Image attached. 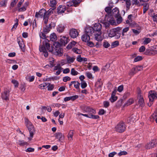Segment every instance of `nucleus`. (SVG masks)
<instances>
[{"instance_id":"f257e3e1","label":"nucleus","mask_w":157,"mask_h":157,"mask_svg":"<svg viewBox=\"0 0 157 157\" xmlns=\"http://www.w3.org/2000/svg\"><path fill=\"white\" fill-rule=\"evenodd\" d=\"M92 28L94 31V35L95 40L98 41H102L103 39V37L101 36V25L99 23H96Z\"/></svg>"},{"instance_id":"f03ea898","label":"nucleus","mask_w":157,"mask_h":157,"mask_svg":"<svg viewBox=\"0 0 157 157\" xmlns=\"http://www.w3.org/2000/svg\"><path fill=\"white\" fill-rule=\"evenodd\" d=\"M48 42V40H45L43 41V44L40 45L39 46V49L40 52L43 53L45 57H47L48 56L47 50H48L50 52L52 51V49L51 48L50 44Z\"/></svg>"},{"instance_id":"7ed1b4c3","label":"nucleus","mask_w":157,"mask_h":157,"mask_svg":"<svg viewBox=\"0 0 157 157\" xmlns=\"http://www.w3.org/2000/svg\"><path fill=\"white\" fill-rule=\"evenodd\" d=\"M50 13L49 10L46 12L44 9H42L38 12L36 13L35 17L36 18L43 17L44 23L45 24H47Z\"/></svg>"},{"instance_id":"20e7f679","label":"nucleus","mask_w":157,"mask_h":157,"mask_svg":"<svg viewBox=\"0 0 157 157\" xmlns=\"http://www.w3.org/2000/svg\"><path fill=\"white\" fill-rule=\"evenodd\" d=\"M25 121V125L27 127L29 133L30 137L28 138V139L31 140L33 137L35 132V130L33 124L29 121L28 119L26 118Z\"/></svg>"},{"instance_id":"39448f33","label":"nucleus","mask_w":157,"mask_h":157,"mask_svg":"<svg viewBox=\"0 0 157 157\" xmlns=\"http://www.w3.org/2000/svg\"><path fill=\"white\" fill-rule=\"evenodd\" d=\"M121 29L120 27H118L115 29H111L109 31V37H112L114 36L115 35H117L118 34L117 36L118 37H117L118 38L120 37L121 33H119V31L121 30Z\"/></svg>"},{"instance_id":"423d86ee","label":"nucleus","mask_w":157,"mask_h":157,"mask_svg":"<svg viewBox=\"0 0 157 157\" xmlns=\"http://www.w3.org/2000/svg\"><path fill=\"white\" fill-rule=\"evenodd\" d=\"M115 129L117 131L119 132H122L125 129V124L123 122L120 123L115 127Z\"/></svg>"},{"instance_id":"0eeeda50","label":"nucleus","mask_w":157,"mask_h":157,"mask_svg":"<svg viewBox=\"0 0 157 157\" xmlns=\"http://www.w3.org/2000/svg\"><path fill=\"white\" fill-rule=\"evenodd\" d=\"M148 96L149 101H153L154 100L157 98V92L154 91H150L148 93Z\"/></svg>"},{"instance_id":"6e6552de","label":"nucleus","mask_w":157,"mask_h":157,"mask_svg":"<svg viewBox=\"0 0 157 157\" xmlns=\"http://www.w3.org/2000/svg\"><path fill=\"white\" fill-rule=\"evenodd\" d=\"M156 144H157V140L155 139H153L151 142L147 144L145 146V147L147 149H151L155 146Z\"/></svg>"},{"instance_id":"1a4fd4ad","label":"nucleus","mask_w":157,"mask_h":157,"mask_svg":"<svg viewBox=\"0 0 157 157\" xmlns=\"http://www.w3.org/2000/svg\"><path fill=\"white\" fill-rule=\"evenodd\" d=\"M69 35L72 38H75L78 36V33L77 30L73 28L70 30Z\"/></svg>"},{"instance_id":"9d476101","label":"nucleus","mask_w":157,"mask_h":157,"mask_svg":"<svg viewBox=\"0 0 157 157\" xmlns=\"http://www.w3.org/2000/svg\"><path fill=\"white\" fill-rule=\"evenodd\" d=\"M9 90H4L1 94V98L3 100L7 101L9 99Z\"/></svg>"},{"instance_id":"9b49d317","label":"nucleus","mask_w":157,"mask_h":157,"mask_svg":"<svg viewBox=\"0 0 157 157\" xmlns=\"http://www.w3.org/2000/svg\"><path fill=\"white\" fill-rule=\"evenodd\" d=\"M105 20L109 21L110 24L112 25H116L115 20L114 19L113 16L108 17L107 15H105Z\"/></svg>"},{"instance_id":"f8f14e48","label":"nucleus","mask_w":157,"mask_h":157,"mask_svg":"<svg viewBox=\"0 0 157 157\" xmlns=\"http://www.w3.org/2000/svg\"><path fill=\"white\" fill-rule=\"evenodd\" d=\"M63 69V68L61 67V65L60 64H57L53 68L54 71H57L55 74L56 75H59L61 72L62 70Z\"/></svg>"},{"instance_id":"ddd939ff","label":"nucleus","mask_w":157,"mask_h":157,"mask_svg":"<svg viewBox=\"0 0 157 157\" xmlns=\"http://www.w3.org/2000/svg\"><path fill=\"white\" fill-rule=\"evenodd\" d=\"M67 63L71 64L73 63L75 59V56H70L67 55L66 56Z\"/></svg>"},{"instance_id":"4468645a","label":"nucleus","mask_w":157,"mask_h":157,"mask_svg":"<svg viewBox=\"0 0 157 157\" xmlns=\"http://www.w3.org/2000/svg\"><path fill=\"white\" fill-rule=\"evenodd\" d=\"M78 115L79 116L82 115L87 117L93 119H97L99 117V116L98 115H94L93 114H89V115H88L87 114H83L80 113H78Z\"/></svg>"},{"instance_id":"2eb2a0df","label":"nucleus","mask_w":157,"mask_h":157,"mask_svg":"<svg viewBox=\"0 0 157 157\" xmlns=\"http://www.w3.org/2000/svg\"><path fill=\"white\" fill-rule=\"evenodd\" d=\"M111 13V16L113 17H118L120 14L118 9L117 7L113 9Z\"/></svg>"},{"instance_id":"dca6fc26","label":"nucleus","mask_w":157,"mask_h":157,"mask_svg":"<svg viewBox=\"0 0 157 157\" xmlns=\"http://www.w3.org/2000/svg\"><path fill=\"white\" fill-rule=\"evenodd\" d=\"M84 110L86 112H89L90 113V114H92V113L95 114L96 113L95 110L89 106H86L84 108Z\"/></svg>"},{"instance_id":"f3484780","label":"nucleus","mask_w":157,"mask_h":157,"mask_svg":"<svg viewBox=\"0 0 157 157\" xmlns=\"http://www.w3.org/2000/svg\"><path fill=\"white\" fill-rule=\"evenodd\" d=\"M85 32V34L90 36H91L93 33H94V31L93 30L92 27H89L86 29Z\"/></svg>"},{"instance_id":"a211bd4d","label":"nucleus","mask_w":157,"mask_h":157,"mask_svg":"<svg viewBox=\"0 0 157 157\" xmlns=\"http://www.w3.org/2000/svg\"><path fill=\"white\" fill-rule=\"evenodd\" d=\"M55 137L58 139L59 141H61L64 139V136L60 132H57L55 134Z\"/></svg>"},{"instance_id":"6ab92c4d","label":"nucleus","mask_w":157,"mask_h":157,"mask_svg":"<svg viewBox=\"0 0 157 157\" xmlns=\"http://www.w3.org/2000/svg\"><path fill=\"white\" fill-rule=\"evenodd\" d=\"M60 41L62 45L65 46L68 42L69 40L67 37L63 36L60 38Z\"/></svg>"},{"instance_id":"aec40b11","label":"nucleus","mask_w":157,"mask_h":157,"mask_svg":"<svg viewBox=\"0 0 157 157\" xmlns=\"http://www.w3.org/2000/svg\"><path fill=\"white\" fill-rule=\"evenodd\" d=\"M65 6H59L57 9V12L58 14L62 13L65 10Z\"/></svg>"},{"instance_id":"412c9836","label":"nucleus","mask_w":157,"mask_h":157,"mask_svg":"<svg viewBox=\"0 0 157 157\" xmlns=\"http://www.w3.org/2000/svg\"><path fill=\"white\" fill-rule=\"evenodd\" d=\"M90 36L86 34H83L82 36V40L84 42H88L90 40Z\"/></svg>"},{"instance_id":"4be33fe9","label":"nucleus","mask_w":157,"mask_h":157,"mask_svg":"<svg viewBox=\"0 0 157 157\" xmlns=\"http://www.w3.org/2000/svg\"><path fill=\"white\" fill-rule=\"evenodd\" d=\"M65 26L63 25H59L57 27V30L59 33H62L64 30L65 28Z\"/></svg>"},{"instance_id":"5701e85b","label":"nucleus","mask_w":157,"mask_h":157,"mask_svg":"<svg viewBox=\"0 0 157 157\" xmlns=\"http://www.w3.org/2000/svg\"><path fill=\"white\" fill-rule=\"evenodd\" d=\"M50 40L52 41H55L57 39V37L54 33H53L51 34L50 36Z\"/></svg>"},{"instance_id":"b1692460","label":"nucleus","mask_w":157,"mask_h":157,"mask_svg":"<svg viewBox=\"0 0 157 157\" xmlns=\"http://www.w3.org/2000/svg\"><path fill=\"white\" fill-rule=\"evenodd\" d=\"M74 134V132L72 130H71L69 132L67 135V138L69 140L71 141L73 140V136Z\"/></svg>"},{"instance_id":"393cba45","label":"nucleus","mask_w":157,"mask_h":157,"mask_svg":"<svg viewBox=\"0 0 157 157\" xmlns=\"http://www.w3.org/2000/svg\"><path fill=\"white\" fill-rule=\"evenodd\" d=\"M103 85V83L101 81V79L100 78L98 79L96 82L95 86L97 88H101Z\"/></svg>"},{"instance_id":"a878e982","label":"nucleus","mask_w":157,"mask_h":157,"mask_svg":"<svg viewBox=\"0 0 157 157\" xmlns=\"http://www.w3.org/2000/svg\"><path fill=\"white\" fill-rule=\"evenodd\" d=\"M138 104L139 106L143 107L144 105V102L143 97L138 98Z\"/></svg>"},{"instance_id":"bb28decb","label":"nucleus","mask_w":157,"mask_h":157,"mask_svg":"<svg viewBox=\"0 0 157 157\" xmlns=\"http://www.w3.org/2000/svg\"><path fill=\"white\" fill-rule=\"evenodd\" d=\"M150 51L152 52L151 53L153 55L157 54V45L151 47Z\"/></svg>"},{"instance_id":"cd10ccee","label":"nucleus","mask_w":157,"mask_h":157,"mask_svg":"<svg viewBox=\"0 0 157 157\" xmlns=\"http://www.w3.org/2000/svg\"><path fill=\"white\" fill-rule=\"evenodd\" d=\"M134 100L132 98H129L125 104L124 105L128 106L129 105L134 103Z\"/></svg>"},{"instance_id":"c85d7f7f","label":"nucleus","mask_w":157,"mask_h":157,"mask_svg":"<svg viewBox=\"0 0 157 157\" xmlns=\"http://www.w3.org/2000/svg\"><path fill=\"white\" fill-rule=\"evenodd\" d=\"M35 78L34 76H30V75H28L25 77L26 79L29 82H33Z\"/></svg>"},{"instance_id":"c756f323","label":"nucleus","mask_w":157,"mask_h":157,"mask_svg":"<svg viewBox=\"0 0 157 157\" xmlns=\"http://www.w3.org/2000/svg\"><path fill=\"white\" fill-rule=\"evenodd\" d=\"M105 11L107 13V14H106V15H107L108 17H111V8L109 7H107L105 8Z\"/></svg>"},{"instance_id":"7c9ffc66","label":"nucleus","mask_w":157,"mask_h":157,"mask_svg":"<svg viewBox=\"0 0 157 157\" xmlns=\"http://www.w3.org/2000/svg\"><path fill=\"white\" fill-rule=\"evenodd\" d=\"M143 13H145L148 10L149 7V4L148 3H145L143 4Z\"/></svg>"},{"instance_id":"2f4dec72","label":"nucleus","mask_w":157,"mask_h":157,"mask_svg":"<svg viewBox=\"0 0 157 157\" xmlns=\"http://www.w3.org/2000/svg\"><path fill=\"white\" fill-rule=\"evenodd\" d=\"M17 42L20 48L22 49L24 46V44L22 40L21 39H18Z\"/></svg>"},{"instance_id":"473e14b6","label":"nucleus","mask_w":157,"mask_h":157,"mask_svg":"<svg viewBox=\"0 0 157 157\" xmlns=\"http://www.w3.org/2000/svg\"><path fill=\"white\" fill-rule=\"evenodd\" d=\"M129 27L125 28L123 29L121 33L122 37H123L124 36L126 35V33L129 30Z\"/></svg>"},{"instance_id":"72a5a7b5","label":"nucleus","mask_w":157,"mask_h":157,"mask_svg":"<svg viewBox=\"0 0 157 157\" xmlns=\"http://www.w3.org/2000/svg\"><path fill=\"white\" fill-rule=\"evenodd\" d=\"M74 87L77 90H80V83L78 81H74Z\"/></svg>"},{"instance_id":"f704fd0d","label":"nucleus","mask_w":157,"mask_h":157,"mask_svg":"<svg viewBox=\"0 0 157 157\" xmlns=\"http://www.w3.org/2000/svg\"><path fill=\"white\" fill-rule=\"evenodd\" d=\"M125 2L127 10H128L130 9V6L131 5L130 0H124Z\"/></svg>"},{"instance_id":"c9c22d12","label":"nucleus","mask_w":157,"mask_h":157,"mask_svg":"<svg viewBox=\"0 0 157 157\" xmlns=\"http://www.w3.org/2000/svg\"><path fill=\"white\" fill-rule=\"evenodd\" d=\"M63 49L61 48L59 49H56V51L57 53V55L59 56H61L63 54Z\"/></svg>"},{"instance_id":"e433bc0d","label":"nucleus","mask_w":157,"mask_h":157,"mask_svg":"<svg viewBox=\"0 0 157 157\" xmlns=\"http://www.w3.org/2000/svg\"><path fill=\"white\" fill-rule=\"evenodd\" d=\"M50 6L52 7H54L56 4V0H49Z\"/></svg>"},{"instance_id":"4c0bfd02","label":"nucleus","mask_w":157,"mask_h":157,"mask_svg":"<svg viewBox=\"0 0 157 157\" xmlns=\"http://www.w3.org/2000/svg\"><path fill=\"white\" fill-rule=\"evenodd\" d=\"M17 143L21 146L25 145L27 144V142H25L24 140H18Z\"/></svg>"},{"instance_id":"58836bf2","label":"nucleus","mask_w":157,"mask_h":157,"mask_svg":"<svg viewBox=\"0 0 157 157\" xmlns=\"http://www.w3.org/2000/svg\"><path fill=\"white\" fill-rule=\"evenodd\" d=\"M78 74V72L75 70L74 68H72L71 70V74L73 76L77 75Z\"/></svg>"},{"instance_id":"ea45409f","label":"nucleus","mask_w":157,"mask_h":157,"mask_svg":"<svg viewBox=\"0 0 157 157\" xmlns=\"http://www.w3.org/2000/svg\"><path fill=\"white\" fill-rule=\"evenodd\" d=\"M136 70L135 67H133L129 73V75H133L136 73Z\"/></svg>"},{"instance_id":"a19ab883","label":"nucleus","mask_w":157,"mask_h":157,"mask_svg":"<svg viewBox=\"0 0 157 157\" xmlns=\"http://www.w3.org/2000/svg\"><path fill=\"white\" fill-rule=\"evenodd\" d=\"M48 83L46 82H44L39 86V88L41 89H44L46 87Z\"/></svg>"},{"instance_id":"79ce46f5","label":"nucleus","mask_w":157,"mask_h":157,"mask_svg":"<svg viewBox=\"0 0 157 157\" xmlns=\"http://www.w3.org/2000/svg\"><path fill=\"white\" fill-rule=\"evenodd\" d=\"M80 84H81V87L82 89L85 88L87 86V83L85 81L81 82Z\"/></svg>"},{"instance_id":"37998d69","label":"nucleus","mask_w":157,"mask_h":157,"mask_svg":"<svg viewBox=\"0 0 157 157\" xmlns=\"http://www.w3.org/2000/svg\"><path fill=\"white\" fill-rule=\"evenodd\" d=\"M117 97L115 95H111V98H110L109 100L112 102H113L117 100Z\"/></svg>"},{"instance_id":"c03bdc74","label":"nucleus","mask_w":157,"mask_h":157,"mask_svg":"<svg viewBox=\"0 0 157 157\" xmlns=\"http://www.w3.org/2000/svg\"><path fill=\"white\" fill-rule=\"evenodd\" d=\"M7 2V0H3L0 2V6H6Z\"/></svg>"},{"instance_id":"a18cd8bd","label":"nucleus","mask_w":157,"mask_h":157,"mask_svg":"<svg viewBox=\"0 0 157 157\" xmlns=\"http://www.w3.org/2000/svg\"><path fill=\"white\" fill-rule=\"evenodd\" d=\"M151 40L149 38H145L144 41L143 42V44H147L149 43L151 41Z\"/></svg>"},{"instance_id":"49530a36","label":"nucleus","mask_w":157,"mask_h":157,"mask_svg":"<svg viewBox=\"0 0 157 157\" xmlns=\"http://www.w3.org/2000/svg\"><path fill=\"white\" fill-rule=\"evenodd\" d=\"M11 82L13 84L15 87H18L19 83L17 81L14 79H13L11 80Z\"/></svg>"},{"instance_id":"de8ad7c7","label":"nucleus","mask_w":157,"mask_h":157,"mask_svg":"<svg viewBox=\"0 0 157 157\" xmlns=\"http://www.w3.org/2000/svg\"><path fill=\"white\" fill-rule=\"evenodd\" d=\"M60 44L59 42H55L53 44V46L55 47L56 49H59L60 46Z\"/></svg>"},{"instance_id":"09e8293b","label":"nucleus","mask_w":157,"mask_h":157,"mask_svg":"<svg viewBox=\"0 0 157 157\" xmlns=\"http://www.w3.org/2000/svg\"><path fill=\"white\" fill-rule=\"evenodd\" d=\"M116 18H117V22L118 24H119L121 23L122 21V17L120 16V14L119 16L118 17H115Z\"/></svg>"},{"instance_id":"8fccbe9b","label":"nucleus","mask_w":157,"mask_h":157,"mask_svg":"<svg viewBox=\"0 0 157 157\" xmlns=\"http://www.w3.org/2000/svg\"><path fill=\"white\" fill-rule=\"evenodd\" d=\"M39 36L40 38L41 39H44L45 40H47L46 39V35L43 32H40L39 33Z\"/></svg>"},{"instance_id":"3c124183","label":"nucleus","mask_w":157,"mask_h":157,"mask_svg":"<svg viewBox=\"0 0 157 157\" xmlns=\"http://www.w3.org/2000/svg\"><path fill=\"white\" fill-rule=\"evenodd\" d=\"M142 59V57L140 56H138L136 57L134 59V61L135 62H137L140 60H141Z\"/></svg>"},{"instance_id":"603ef678","label":"nucleus","mask_w":157,"mask_h":157,"mask_svg":"<svg viewBox=\"0 0 157 157\" xmlns=\"http://www.w3.org/2000/svg\"><path fill=\"white\" fill-rule=\"evenodd\" d=\"M72 51L73 52L77 54H79L81 53V51L80 50L76 48H73Z\"/></svg>"},{"instance_id":"864d4df0","label":"nucleus","mask_w":157,"mask_h":157,"mask_svg":"<svg viewBox=\"0 0 157 157\" xmlns=\"http://www.w3.org/2000/svg\"><path fill=\"white\" fill-rule=\"evenodd\" d=\"M119 44V42L118 41H116L112 43L111 46L113 48L115 47Z\"/></svg>"},{"instance_id":"5fc2aeb1","label":"nucleus","mask_w":157,"mask_h":157,"mask_svg":"<svg viewBox=\"0 0 157 157\" xmlns=\"http://www.w3.org/2000/svg\"><path fill=\"white\" fill-rule=\"evenodd\" d=\"M86 75L87 77L89 79H91L93 78L92 74L89 71L86 72Z\"/></svg>"},{"instance_id":"6e6d98bb","label":"nucleus","mask_w":157,"mask_h":157,"mask_svg":"<svg viewBox=\"0 0 157 157\" xmlns=\"http://www.w3.org/2000/svg\"><path fill=\"white\" fill-rule=\"evenodd\" d=\"M103 46L105 48H107L110 46V44L107 41H105L103 42Z\"/></svg>"},{"instance_id":"4d7b16f0","label":"nucleus","mask_w":157,"mask_h":157,"mask_svg":"<svg viewBox=\"0 0 157 157\" xmlns=\"http://www.w3.org/2000/svg\"><path fill=\"white\" fill-rule=\"evenodd\" d=\"M71 79V78L67 76L64 77L63 78V81L65 82H67L68 81H69Z\"/></svg>"},{"instance_id":"13d9d810","label":"nucleus","mask_w":157,"mask_h":157,"mask_svg":"<svg viewBox=\"0 0 157 157\" xmlns=\"http://www.w3.org/2000/svg\"><path fill=\"white\" fill-rule=\"evenodd\" d=\"M18 0H12L11 4L10 6L13 7L16 5Z\"/></svg>"},{"instance_id":"bf43d9fd","label":"nucleus","mask_w":157,"mask_h":157,"mask_svg":"<svg viewBox=\"0 0 157 157\" xmlns=\"http://www.w3.org/2000/svg\"><path fill=\"white\" fill-rule=\"evenodd\" d=\"M26 10V8L23 6L22 7L19 8L18 10L19 12H23L25 11Z\"/></svg>"},{"instance_id":"052dcab7","label":"nucleus","mask_w":157,"mask_h":157,"mask_svg":"<svg viewBox=\"0 0 157 157\" xmlns=\"http://www.w3.org/2000/svg\"><path fill=\"white\" fill-rule=\"evenodd\" d=\"M127 152L126 151H121L118 153L119 156H121L122 155H125L127 154Z\"/></svg>"},{"instance_id":"680f3d73","label":"nucleus","mask_w":157,"mask_h":157,"mask_svg":"<svg viewBox=\"0 0 157 157\" xmlns=\"http://www.w3.org/2000/svg\"><path fill=\"white\" fill-rule=\"evenodd\" d=\"M86 43H87V45L90 47H93L94 46V44L92 42L89 41L88 42H87Z\"/></svg>"},{"instance_id":"e2e57ef3","label":"nucleus","mask_w":157,"mask_h":157,"mask_svg":"<svg viewBox=\"0 0 157 157\" xmlns=\"http://www.w3.org/2000/svg\"><path fill=\"white\" fill-rule=\"evenodd\" d=\"M145 50V48L144 46H141L139 49V52H143Z\"/></svg>"},{"instance_id":"0e129e2a","label":"nucleus","mask_w":157,"mask_h":157,"mask_svg":"<svg viewBox=\"0 0 157 157\" xmlns=\"http://www.w3.org/2000/svg\"><path fill=\"white\" fill-rule=\"evenodd\" d=\"M81 1V0H74L72 2L75 6L79 4L80 2Z\"/></svg>"},{"instance_id":"69168bd1","label":"nucleus","mask_w":157,"mask_h":157,"mask_svg":"<svg viewBox=\"0 0 157 157\" xmlns=\"http://www.w3.org/2000/svg\"><path fill=\"white\" fill-rule=\"evenodd\" d=\"M48 90H53L54 88V86L53 85H51L49 84L48 86H47Z\"/></svg>"},{"instance_id":"338daca9","label":"nucleus","mask_w":157,"mask_h":157,"mask_svg":"<svg viewBox=\"0 0 157 157\" xmlns=\"http://www.w3.org/2000/svg\"><path fill=\"white\" fill-rule=\"evenodd\" d=\"M50 31V30L49 28L46 27H44L43 29V32L44 33H48Z\"/></svg>"},{"instance_id":"774afa93","label":"nucleus","mask_w":157,"mask_h":157,"mask_svg":"<svg viewBox=\"0 0 157 157\" xmlns=\"http://www.w3.org/2000/svg\"><path fill=\"white\" fill-rule=\"evenodd\" d=\"M117 154L116 152L113 151L109 154L108 156L109 157H113L114 155Z\"/></svg>"}]
</instances>
